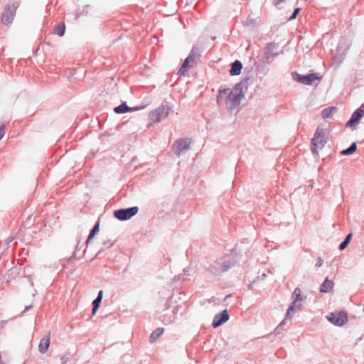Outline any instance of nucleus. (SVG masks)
Returning <instances> with one entry per match:
<instances>
[{
	"mask_svg": "<svg viewBox=\"0 0 364 364\" xmlns=\"http://www.w3.org/2000/svg\"><path fill=\"white\" fill-rule=\"evenodd\" d=\"M248 81V78L243 79L235 86L233 90L230 89L220 90L217 97L218 102H220L223 95H226L225 105L228 109H233L239 106L244 97L243 90L247 89Z\"/></svg>",
	"mask_w": 364,
	"mask_h": 364,
	"instance_id": "f257e3e1",
	"label": "nucleus"
},
{
	"mask_svg": "<svg viewBox=\"0 0 364 364\" xmlns=\"http://www.w3.org/2000/svg\"><path fill=\"white\" fill-rule=\"evenodd\" d=\"M232 266H234V262L232 258L226 256L214 261L207 271L213 275L218 276L228 271Z\"/></svg>",
	"mask_w": 364,
	"mask_h": 364,
	"instance_id": "f03ea898",
	"label": "nucleus"
},
{
	"mask_svg": "<svg viewBox=\"0 0 364 364\" xmlns=\"http://www.w3.org/2000/svg\"><path fill=\"white\" fill-rule=\"evenodd\" d=\"M173 108L168 105H161L158 108L151 111L149 114V119L152 123H159L168 117Z\"/></svg>",
	"mask_w": 364,
	"mask_h": 364,
	"instance_id": "7ed1b4c3",
	"label": "nucleus"
},
{
	"mask_svg": "<svg viewBox=\"0 0 364 364\" xmlns=\"http://www.w3.org/2000/svg\"><path fill=\"white\" fill-rule=\"evenodd\" d=\"M18 6L19 3L16 2L12 4H8L5 6L4 11L1 15V21L4 24L9 25L12 23Z\"/></svg>",
	"mask_w": 364,
	"mask_h": 364,
	"instance_id": "20e7f679",
	"label": "nucleus"
},
{
	"mask_svg": "<svg viewBox=\"0 0 364 364\" xmlns=\"http://www.w3.org/2000/svg\"><path fill=\"white\" fill-rule=\"evenodd\" d=\"M136 206L128 208H122L114 211V216L119 220L124 221L130 219L138 213Z\"/></svg>",
	"mask_w": 364,
	"mask_h": 364,
	"instance_id": "39448f33",
	"label": "nucleus"
},
{
	"mask_svg": "<svg viewBox=\"0 0 364 364\" xmlns=\"http://www.w3.org/2000/svg\"><path fill=\"white\" fill-rule=\"evenodd\" d=\"M291 299L292 301L287 309V312L285 315L286 318L290 316L291 314H294L295 309H299V307L301 306L300 304L299 305H297V304L303 301V297L301 296V290L299 287H296L294 289L291 296Z\"/></svg>",
	"mask_w": 364,
	"mask_h": 364,
	"instance_id": "423d86ee",
	"label": "nucleus"
},
{
	"mask_svg": "<svg viewBox=\"0 0 364 364\" xmlns=\"http://www.w3.org/2000/svg\"><path fill=\"white\" fill-rule=\"evenodd\" d=\"M291 76L294 80L307 85H311L314 81L318 80V75L316 73L302 75L296 72H293Z\"/></svg>",
	"mask_w": 364,
	"mask_h": 364,
	"instance_id": "0eeeda50",
	"label": "nucleus"
},
{
	"mask_svg": "<svg viewBox=\"0 0 364 364\" xmlns=\"http://www.w3.org/2000/svg\"><path fill=\"white\" fill-rule=\"evenodd\" d=\"M191 140L190 139H180L174 142L172 146L173 151L179 156L183 151L190 149Z\"/></svg>",
	"mask_w": 364,
	"mask_h": 364,
	"instance_id": "6e6552de",
	"label": "nucleus"
},
{
	"mask_svg": "<svg viewBox=\"0 0 364 364\" xmlns=\"http://www.w3.org/2000/svg\"><path fill=\"white\" fill-rule=\"evenodd\" d=\"M326 318L330 322L338 326H343L348 321L347 314L345 311L331 313Z\"/></svg>",
	"mask_w": 364,
	"mask_h": 364,
	"instance_id": "1a4fd4ad",
	"label": "nucleus"
},
{
	"mask_svg": "<svg viewBox=\"0 0 364 364\" xmlns=\"http://www.w3.org/2000/svg\"><path fill=\"white\" fill-rule=\"evenodd\" d=\"M363 109H357L353 113L350 119L347 122L346 126L347 127L355 128L363 117Z\"/></svg>",
	"mask_w": 364,
	"mask_h": 364,
	"instance_id": "9d476101",
	"label": "nucleus"
},
{
	"mask_svg": "<svg viewBox=\"0 0 364 364\" xmlns=\"http://www.w3.org/2000/svg\"><path fill=\"white\" fill-rule=\"evenodd\" d=\"M228 319L229 314L228 311L225 309L215 316L212 325L214 328H217L225 323Z\"/></svg>",
	"mask_w": 364,
	"mask_h": 364,
	"instance_id": "9b49d317",
	"label": "nucleus"
},
{
	"mask_svg": "<svg viewBox=\"0 0 364 364\" xmlns=\"http://www.w3.org/2000/svg\"><path fill=\"white\" fill-rule=\"evenodd\" d=\"M145 106L142 107H129L127 105L126 102H122L120 105L114 107V111L115 113L117 114H124L130 111H136L141 109H144Z\"/></svg>",
	"mask_w": 364,
	"mask_h": 364,
	"instance_id": "f8f14e48",
	"label": "nucleus"
},
{
	"mask_svg": "<svg viewBox=\"0 0 364 364\" xmlns=\"http://www.w3.org/2000/svg\"><path fill=\"white\" fill-rule=\"evenodd\" d=\"M318 144V127L316 128L315 133H314V136L311 139V151L312 154L315 156L316 161H317Z\"/></svg>",
	"mask_w": 364,
	"mask_h": 364,
	"instance_id": "ddd939ff",
	"label": "nucleus"
},
{
	"mask_svg": "<svg viewBox=\"0 0 364 364\" xmlns=\"http://www.w3.org/2000/svg\"><path fill=\"white\" fill-rule=\"evenodd\" d=\"M50 346V332L48 334L43 338L38 344V350L41 353H45Z\"/></svg>",
	"mask_w": 364,
	"mask_h": 364,
	"instance_id": "4468645a",
	"label": "nucleus"
},
{
	"mask_svg": "<svg viewBox=\"0 0 364 364\" xmlns=\"http://www.w3.org/2000/svg\"><path fill=\"white\" fill-rule=\"evenodd\" d=\"M242 69V64L240 60H235L231 64L230 75H238Z\"/></svg>",
	"mask_w": 364,
	"mask_h": 364,
	"instance_id": "2eb2a0df",
	"label": "nucleus"
},
{
	"mask_svg": "<svg viewBox=\"0 0 364 364\" xmlns=\"http://www.w3.org/2000/svg\"><path fill=\"white\" fill-rule=\"evenodd\" d=\"M275 47L274 43H269L265 48L264 53V58L265 60H269V59L277 55V53L274 52L273 48Z\"/></svg>",
	"mask_w": 364,
	"mask_h": 364,
	"instance_id": "dca6fc26",
	"label": "nucleus"
},
{
	"mask_svg": "<svg viewBox=\"0 0 364 364\" xmlns=\"http://www.w3.org/2000/svg\"><path fill=\"white\" fill-rule=\"evenodd\" d=\"M334 287V282L333 280L326 278L322 283L320 287V291L321 292H330Z\"/></svg>",
	"mask_w": 364,
	"mask_h": 364,
	"instance_id": "f3484780",
	"label": "nucleus"
},
{
	"mask_svg": "<svg viewBox=\"0 0 364 364\" xmlns=\"http://www.w3.org/2000/svg\"><path fill=\"white\" fill-rule=\"evenodd\" d=\"M200 55H201L200 48L197 46H193L187 58L191 60L192 63H195L196 59H198L200 57Z\"/></svg>",
	"mask_w": 364,
	"mask_h": 364,
	"instance_id": "a211bd4d",
	"label": "nucleus"
},
{
	"mask_svg": "<svg viewBox=\"0 0 364 364\" xmlns=\"http://www.w3.org/2000/svg\"><path fill=\"white\" fill-rule=\"evenodd\" d=\"M102 296H103V291L102 290H100L98 292L97 298L95 299H94V301H92V315L95 314L96 311L99 309L100 304L102 299Z\"/></svg>",
	"mask_w": 364,
	"mask_h": 364,
	"instance_id": "6ab92c4d",
	"label": "nucleus"
},
{
	"mask_svg": "<svg viewBox=\"0 0 364 364\" xmlns=\"http://www.w3.org/2000/svg\"><path fill=\"white\" fill-rule=\"evenodd\" d=\"M193 63H191V60L186 58L183 63H182L181 67L178 71V74L180 75H184L187 70L192 66Z\"/></svg>",
	"mask_w": 364,
	"mask_h": 364,
	"instance_id": "aec40b11",
	"label": "nucleus"
},
{
	"mask_svg": "<svg viewBox=\"0 0 364 364\" xmlns=\"http://www.w3.org/2000/svg\"><path fill=\"white\" fill-rule=\"evenodd\" d=\"M164 332V328H157L155 329L150 336V342L153 343L158 339L161 336V335Z\"/></svg>",
	"mask_w": 364,
	"mask_h": 364,
	"instance_id": "412c9836",
	"label": "nucleus"
},
{
	"mask_svg": "<svg viewBox=\"0 0 364 364\" xmlns=\"http://www.w3.org/2000/svg\"><path fill=\"white\" fill-rule=\"evenodd\" d=\"M65 25L63 22L59 23L53 30V33L58 36H63L65 33Z\"/></svg>",
	"mask_w": 364,
	"mask_h": 364,
	"instance_id": "4be33fe9",
	"label": "nucleus"
},
{
	"mask_svg": "<svg viewBox=\"0 0 364 364\" xmlns=\"http://www.w3.org/2000/svg\"><path fill=\"white\" fill-rule=\"evenodd\" d=\"M335 110H336V107H331L324 109L321 113L322 117L323 119L330 118L333 115V114L335 112Z\"/></svg>",
	"mask_w": 364,
	"mask_h": 364,
	"instance_id": "5701e85b",
	"label": "nucleus"
},
{
	"mask_svg": "<svg viewBox=\"0 0 364 364\" xmlns=\"http://www.w3.org/2000/svg\"><path fill=\"white\" fill-rule=\"evenodd\" d=\"M99 227H100L99 223H97L95 225V226L93 227V228L91 230V231L88 235V237L86 241L87 244H88L90 242V240L92 239V237L95 236V235L99 231Z\"/></svg>",
	"mask_w": 364,
	"mask_h": 364,
	"instance_id": "b1692460",
	"label": "nucleus"
},
{
	"mask_svg": "<svg viewBox=\"0 0 364 364\" xmlns=\"http://www.w3.org/2000/svg\"><path fill=\"white\" fill-rule=\"evenodd\" d=\"M357 149L356 144L354 142L350 146L346 149H344L341 151V155H350L352 154L353 152L355 151Z\"/></svg>",
	"mask_w": 364,
	"mask_h": 364,
	"instance_id": "393cba45",
	"label": "nucleus"
},
{
	"mask_svg": "<svg viewBox=\"0 0 364 364\" xmlns=\"http://www.w3.org/2000/svg\"><path fill=\"white\" fill-rule=\"evenodd\" d=\"M352 233H349L344 241L341 242V244L339 246L340 250H343L346 248V247L348 245L349 242H350L351 237H352Z\"/></svg>",
	"mask_w": 364,
	"mask_h": 364,
	"instance_id": "a878e982",
	"label": "nucleus"
},
{
	"mask_svg": "<svg viewBox=\"0 0 364 364\" xmlns=\"http://www.w3.org/2000/svg\"><path fill=\"white\" fill-rule=\"evenodd\" d=\"M299 11H300L299 8L295 9L293 14L289 18V20H293V19L296 18V17L298 15V14L299 13Z\"/></svg>",
	"mask_w": 364,
	"mask_h": 364,
	"instance_id": "bb28decb",
	"label": "nucleus"
},
{
	"mask_svg": "<svg viewBox=\"0 0 364 364\" xmlns=\"http://www.w3.org/2000/svg\"><path fill=\"white\" fill-rule=\"evenodd\" d=\"M5 134L4 125L1 124L0 126V140L4 137Z\"/></svg>",
	"mask_w": 364,
	"mask_h": 364,
	"instance_id": "cd10ccee",
	"label": "nucleus"
},
{
	"mask_svg": "<svg viewBox=\"0 0 364 364\" xmlns=\"http://www.w3.org/2000/svg\"><path fill=\"white\" fill-rule=\"evenodd\" d=\"M284 1H286V0H273V4L277 6Z\"/></svg>",
	"mask_w": 364,
	"mask_h": 364,
	"instance_id": "c85d7f7f",
	"label": "nucleus"
},
{
	"mask_svg": "<svg viewBox=\"0 0 364 364\" xmlns=\"http://www.w3.org/2000/svg\"><path fill=\"white\" fill-rule=\"evenodd\" d=\"M285 323L284 320L281 322V323L277 327L276 331L277 333H279V329L282 327V326Z\"/></svg>",
	"mask_w": 364,
	"mask_h": 364,
	"instance_id": "c756f323",
	"label": "nucleus"
},
{
	"mask_svg": "<svg viewBox=\"0 0 364 364\" xmlns=\"http://www.w3.org/2000/svg\"><path fill=\"white\" fill-rule=\"evenodd\" d=\"M13 237H9L8 239H6V242L7 244L13 241Z\"/></svg>",
	"mask_w": 364,
	"mask_h": 364,
	"instance_id": "7c9ffc66",
	"label": "nucleus"
},
{
	"mask_svg": "<svg viewBox=\"0 0 364 364\" xmlns=\"http://www.w3.org/2000/svg\"><path fill=\"white\" fill-rule=\"evenodd\" d=\"M103 245H108L109 246H112V243H110L109 241H107V242H103Z\"/></svg>",
	"mask_w": 364,
	"mask_h": 364,
	"instance_id": "2f4dec72",
	"label": "nucleus"
},
{
	"mask_svg": "<svg viewBox=\"0 0 364 364\" xmlns=\"http://www.w3.org/2000/svg\"><path fill=\"white\" fill-rule=\"evenodd\" d=\"M31 308V306H26V307L25 308V309H24L23 312H26V311H28Z\"/></svg>",
	"mask_w": 364,
	"mask_h": 364,
	"instance_id": "473e14b6",
	"label": "nucleus"
},
{
	"mask_svg": "<svg viewBox=\"0 0 364 364\" xmlns=\"http://www.w3.org/2000/svg\"><path fill=\"white\" fill-rule=\"evenodd\" d=\"M358 109H363V115H364V103L358 108Z\"/></svg>",
	"mask_w": 364,
	"mask_h": 364,
	"instance_id": "72a5a7b5",
	"label": "nucleus"
},
{
	"mask_svg": "<svg viewBox=\"0 0 364 364\" xmlns=\"http://www.w3.org/2000/svg\"><path fill=\"white\" fill-rule=\"evenodd\" d=\"M316 267H317V266H318V262H317L316 263Z\"/></svg>",
	"mask_w": 364,
	"mask_h": 364,
	"instance_id": "f704fd0d",
	"label": "nucleus"
},
{
	"mask_svg": "<svg viewBox=\"0 0 364 364\" xmlns=\"http://www.w3.org/2000/svg\"><path fill=\"white\" fill-rule=\"evenodd\" d=\"M0 364H4V363H0Z\"/></svg>",
	"mask_w": 364,
	"mask_h": 364,
	"instance_id": "c9c22d12",
	"label": "nucleus"
}]
</instances>
